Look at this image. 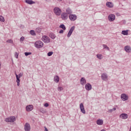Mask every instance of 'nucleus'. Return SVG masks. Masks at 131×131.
<instances>
[{"label": "nucleus", "instance_id": "obj_1", "mask_svg": "<svg viewBox=\"0 0 131 131\" xmlns=\"http://www.w3.org/2000/svg\"><path fill=\"white\" fill-rule=\"evenodd\" d=\"M35 48L36 49H41L43 47V42L41 41H37L34 43Z\"/></svg>", "mask_w": 131, "mask_h": 131}, {"label": "nucleus", "instance_id": "obj_2", "mask_svg": "<svg viewBox=\"0 0 131 131\" xmlns=\"http://www.w3.org/2000/svg\"><path fill=\"white\" fill-rule=\"evenodd\" d=\"M53 11L56 16H60L62 13V11L59 7L54 8Z\"/></svg>", "mask_w": 131, "mask_h": 131}, {"label": "nucleus", "instance_id": "obj_3", "mask_svg": "<svg viewBox=\"0 0 131 131\" xmlns=\"http://www.w3.org/2000/svg\"><path fill=\"white\" fill-rule=\"evenodd\" d=\"M5 121L6 122H14V121H16V117L15 116L8 117L5 119Z\"/></svg>", "mask_w": 131, "mask_h": 131}, {"label": "nucleus", "instance_id": "obj_4", "mask_svg": "<svg viewBox=\"0 0 131 131\" xmlns=\"http://www.w3.org/2000/svg\"><path fill=\"white\" fill-rule=\"evenodd\" d=\"M42 40L43 41V42H45V43H48L51 41L50 37L46 35H44L42 37Z\"/></svg>", "mask_w": 131, "mask_h": 131}, {"label": "nucleus", "instance_id": "obj_5", "mask_svg": "<svg viewBox=\"0 0 131 131\" xmlns=\"http://www.w3.org/2000/svg\"><path fill=\"white\" fill-rule=\"evenodd\" d=\"M69 18L71 21H75L77 19V16L76 14H70Z\"/></svg>", "mask_w": 131, "mask_h": 131}, {"label": "nucleus", "instance_id": "obj_6", "mask_svg": "<svg viewBox=\"0 0 131 131\" xmlns=\"http://www.w3.org/2000/svg\"><path fill=\"white\" fill-rule=\"evenodd\" d=\"M74 29H75V26H73L71 28L67 35L68 37H70V36H71L72 32H73Z\"/></svg>", "mask_w": 131, "mask_h": 131}, {"label": "nucleus", "instance_id": "obj_7", "mask_svg": "<svg viewBox=\"0 0 131 131\" xmlns=\"http://www.w3.org/2000/svg\"><path fill=\"white\" fill-rule=\"evenodd\" d=\"M121 99L122 101H127L128 100V96L125 94H122L121 95Z\"/></svg>", "mask_w": 131, "mask_h": 131}, {"label": "nucleus", "instance_id": "obj_8", "mask_svg": "<svg viewBox=\"0 0 131 131\" xmlns=\"http://www.w3.org/2000/svg\"><path fill=\"white\" fill-rule=\"evenodd\" d=\"M31 128L30 127V124L28 123H26L25 124L24 129L25 131H30Z\"/></svg>", "mask_w": 131, "mask_h": 131}, {"label": "nucleus", "instance_id": "obj_9", "mask_svg": "<svg viewBox=\"0 0 131 131\" xmlns=\"http://www.w3.org/2000/svg\"><path fill=\"white\" fill-rule=\"evenodd\" d=\"M101 79L104 81L108 80V75L106 73H103L101 74Z\"/></svg>", "mask_w": 131, "mask_h": 131}, {"label": "nucleus", "instance_id": "obj_10", "mask_svg": "<svg viewBox=\"0 0 131 131\" xmlns=\"http://www.w3.org/2000/svg\"><path fill=\"white\" fill-rule=\"evenodd\" d=\"M108 20L110 22H112V21H114V20H115V15H114V14H110L108 15Z\"/></svg>", "mask_w": 131, "mask_h": 131}, {"label": "nucleus", "instance_id": "obj_11", "mask_svg": "<svg viewBox=\"0 0 131 131\" xmlns=\"http://www.w3.org/2000/svg\"><path fill=\"white\" fill-rule=\"evenodd\" d=\"M26 109L27 112H30V111H32V110H33V105H27L26 107Z\"/></svg>", "mask_w": 131, "mask_h": 131}, {"label": "nucleus", "instance_id": "obj_12", "mask_svg": "<svg viewBox=\"0 0 131 131\" xmlns=\"http://www.w3.org/2000/svg\"><path fill=\"white\" fill-rule=\"evenodd\" d=\"M61 18L62 20H67L68 19V14L66 13H62L61 14Z\"/></svg>", "mask_w": 131, "mask_h": 131}, {"label": "nucleus", "instance_id": "obj_13", "mask_svg": "<svg viewBox=\"0 0 131 131\" xmlns=\"http://www.w3.org/2000/svg\"><path fill=\"white\" fill-rule=\"evenodd\" d=\"M15 76L16 77V82H17V86H20V78H21L20 77L18 76V75L15 73Z\"/></svg>", "mask_w": 131, "mask_h": 131}, {"label": "nucleus", "instance_id": "obj_14", "mask_svg": "<svg viewBox=\"0 0 131 131\" xmlns=\"http://www.w3.org/2000/svg\"><path fill=\"white\" fill-rule=\"evenodd\" d=\"M80 84L82 85H84V84H85V83H86V80L85 79V78L84 77H82L80 79Z\"/></svg>", "mask_w": 131, "mask_h": 131}, {"label": "nucleus", "instance_id": "obj_15", "mask_svg": "<svg viewBox=\"0 0 131 131\" xmlns=\"http://www.w3.org/2000/svg\"><path fill=\"white\" fill-rule=\"evenodd\" d=\"M85 88L86 91H91L92 90V85L90 83H88L85 84Z\"/></svg>", "mask_w": 131, "mask_h": 131}, {"label": "nucleus", "instance_id": "obj_16", "mask_svg": "<svg viewBox=\"0 0 131 131\" xmlns=\"http://www.w3.org/2000/svg\"><path fill=\"white\" fill-rule=\"evenodd\" d=\"M80 108L81 110V112H82V113H83V114H85V110H84V106H83V103H80Z\"/></svg>", "mask_w": 131, "mask_h": 131}, {"label": "nucleus", "instance_id": "obj_17", "mask_svg": "<svg viewBox=\"0 0 131 131\" xmlns=\"http://www.w3.org/2000/svg\"><path fill=\"white\" fill-rule=\"evenodd\" d=\"M120 118H122V119H127V118L128 117V115H127V114H121L120 115Z\"/></svg>", "mask_w": 131, "mask_h": 131}, {"label": "nucleus", "instance_id": "obj_18", "mask_svg": "<svg viewBox=\"0 0 131 131\" xmlns=\"http://www.w3.org/2000/svg\"><path fill=\"white\" fill-rule=\"evenodd\" d=\"M124 50L126 53H130L131 52V48L129 46H126L124 47Z\"/></svg>", "mask_w": 131, "mask_h": 131}, {"label": "nucleus", "instance_id": "obj_19", "mask_svg": "<svg viewBox=\"0 0 131 131\" xmlns=\"http://www.w3.org/2000/svg\"><path fill=\"white\" fill-rule=\"evenodd\" d=\"M96 123L98 125H103V121L102 119H99L97 120Z\"/></svg>", "mask_w": 131, "mask_h": 131}, {"label": "nucleus", "instance_id": "obj_20", "mask_svg": "<svg viewBox=\"0 0 131 131\" xmlns=\"http://www.w3.org/2000/svg\"><path fill=\"white\" fill-rule=\"evenodd\" d=\"M25 2L28 5H33V4H35V2L32 0H26Z\"/></svg>", "mask_w": 131, "mask_h": 131}, {"label": "nucleus", "instance_id": "obj_21", "mask_svg": "<svg viewBox=\"0 0 131 131\" xmlns=\"http://www.w3.org/2000/svg\"><path fill=\"white\" fill-rule=\"evenodd\" d=\"M106 6L108 8H113V3L110 2H107L106 3Z\"/></svg>", "mask_w": 131, "mask_h": 131}, {"label": "nucleus", "instance_id": "obj_22", "mask_svg": "<svg viewBox=\"0 0 131 131\" xmlns=\"http://www.w3.org/2000/svg\"><path fill=\"white\" fill-rule=\"evenodd\" d=\"M59 80H60V78H59V77L57 75L54 76V81H55V82H56V83H58Z\"/></svg>", "mask_w": 131, "mask_h": 131}, {"label": "nucleus", "instance_id": "obj_23", "mask_svg": "<svg viewBox=\"0 0 131 131\" xmlns=\"http://www.w3.org/2000/svg\"><path fill=\"white\" fill-rule=\"evenodd\" d=\"M66 14L68 15H71V13H72V10H71V9L68 8L66 9Z\"/></svg>", "mask_w": 131, "mask_h": 131}, {"label": "nucleus", "instance_id": "obj_24", "mask_svg": "<svg viewBox=\"0 0 131 131\" xmlns=\"http://www.w3.org/2000/svg\"><path fill=\"white\" fill-rule=\"evenodd\" d=\"M49 36L52 39H55V38L56 37V35L53 33H50Z\"/></svg>", "mask_w": 131, "mask_h": 131}, {"label": "nucleus", "instance_id": "obj_25", "mask_svg": "<svg viewBox=\"0 0 131 131\" xmlns=\"http://www.w3.org/2000/svg\"><path fill=\"white\" fill-rule=\"evenodd\" d=\"M122 34L123 35H128V30H123L122 31Z\"/></svg>", "mask_w": 131, "mask_h": 131}, {"label": "nucleus", "instance_id": "obj_26", "mask_svg": "<svg viewBox=\"0 0 131 131\" xmlns=\"http://www.w3.org/2000/svg\"><path fill=\"white\" fill-rule=\"evenodd\" d=\"M59 28H61L63 30H66V27L64 24H61L59 26Z\"/></svg>", "mask_w": 131, "mask_h": 131}, {"label": "nucleus", "instance_id": "obj_27", "mask_svg": "<svg viewBox=\"0 0 131 131\" xmlns=\"http://www.w3.org/2000/svg\"><path fill=\"white\" fill-rule=\"evenodd\" d=\"M96 56L98 59H99V60H102V59H103V56L102 54H97Z\"/></svg>", "mask_w": 131, "mask_h": 131}, {"label": "nucleus", "instance_id": "obj_28", "mask_svg": "<svg viewBox=\"0 0 131 131\" xmlns=\"http://www.w3.org/2000/svg\"><path fill=\"white\" fill-rule=\"evenodd\" d=\"M116 110V107H114L113 108V109H111V110H109L107 112L108 113H112L113 112V111H115Z\"/></svg>", "mask_w": 131, "mask_h": 131}, {"label": "nucleus", "instance_id": "obj_29", "mask_svg": "<svg viewBox=\"0 0 131 131\" xmlns=\"http://www.w3.org/2000/svg\"><path fill=\"white\" fill-rule=\"evenodd\" d=\"M30 34H31V35H34V36L36 35L35 32L33 30H31L30 31Z\"/></svg>", "mask_w": 131, "mask_h": 131}, {"label": "nucleus", "instance_id": "obj_30", "mask_svg": "<svg viewBox=\"0 0 131 131\" xmlns=\"http://www.w3.org/2000/svg\"><path fill=\"white\" fill-rule=\"evenodd\" d=\"M102 46L103 47V49H105L107 50V51L110 50V48H109V47H108V46H107L106 45H103Z\"/></svg>", "mask_w": 131, "mask_h": 131}, {"label": "nucleus", "instance_id": "obj_31", "mask_svg": "<svg viewBox=\"0 0 131 131\" xmlns=\"http://www.w3.org/2000/svg\"><path fill=\"white\" fill-rule=\"evenodd\" d=\"M0 21L1 22H5V18L2 15H0Z\"/></svg>", "mask_w": 131, "mask_h": 131}, {"label": "nucleus", "instance_id": "obj_32", "mask_svg": "<svg viewBox=\"0 0 131 131\" xmlns=\"http://www.w3.org/2000/svg\"><path fill=\"white\" fill-rule=\"evenodd\" d=\"M53 54H54V52H53V51L49 52L48 53L47 56L48 57H51V56H52Z\"/></svg>", "mask_w": 131, "mask_h": 131}, {"label": "nucleus", "instance_id": "obj_33", "mask_svg": "<svg viewBox=\"0 0 131 131\" xmlns=\"http://www.w3.org/2000/svg\"><path fill=\"white\" fill-rule=\"evenodd\" d=\"M57 90L58 92H61V91H63V89L62 87L60 86L57 88Z\"/></svg>", "mask_w": 131, "mask_h": 131}, {"label": "nucleus", "instance_id": "obj_34", "mask_svg": "<svg viewBox=\"0 0 131 131\" xmlns=\"http://www.w3.org/2000/svg\"><path fill=\"white\" fill-rule=\"evenodd\" d=\"M31 54H32V53H31V52H25V56H29L30 55H31Z\"/></svg>", "mask_w": 131, "mask_h": 131}, {"label": "nucleus", "instance_id": "obj_35", "mask_svg": "<svg viewBox=\"0 0 131 131\" xmlns=\"http://www.w3.org/2000/svg\"><path fill=\"white\" fill-rule=\"evenodd\" d=\"M25 39V37H24V36H22L20 37V41H24V40Z\"/></svg>", "mask_w": 131, "mask_h": 131}, {"label": "nucleus", "instance_id": "obj_36", "mask_svg": "<svg viewBox=\"0 0 131 131\" xmlns=\"http://www.w3.org/2000/svg\"><path fill=\"white\" fill-rule=\"evenodd\" d=\"M7 42H9V43H13V40L8 39L6 41Z\"/></svg>", "mask_w": 131, "mask_h": 131}, {"label": "nucleus", "instance_id": "obj_37", "mask_svg": "<svg viewBox=\"0 0 131 131\" xmlns=\"http://www.w3.org/2000/svg\"><path fill=\"white\" fill-rule=\"evenodd\" d=\"M19 56V53L18 52H15V57L16 59H18V57Z\"/></svg>", "mask_w": 131, "mask_h": 131}, {"label": "nucleus", "instance_id": "obj_38", "mask_svg": "<svg viewBox=\"0 0 131 131\" xmlns=\"http://www.w3.org/2000/svg\"><path fill=\"white\" fill-rule=\"evenodd\" d=\"M18 76H19V77H22L23 76V74L20 73L18 75Z\"/></svg>", "mask_w": 131, "mask_h": 131}, {"label": "nucleus", "instance_id": "obj_39", "mask_svg": "<svg viewBox=\"0 0 131 131\" xmlns=\"http://www.w3.org/2000/svg\"><path fill=\"white\" fill-rule=\"evenodd\" d=\"M64 33V30H60L59 33L62 34Z\"/></svg>", "mask_w": 131, "mask_h": 131}, {"label": "nucleus", "instance_id": "obj_40", "mask_svg": "<svg viewBox=\"0 0 131 131\" xmlns=\"http://www.w3.org/2000/svg\"><path fill=\"white\" fill-rule=\"evenodd\" d=\"M45 107H49V103H46L44 104Z\"/></svg>", "mask_w": 131, "mask_h": 131}, {"label": "nucleus", "instance_id": "obj_41", "mask_svg": "<svg viewBox=\"0 0 131 131\" xmlns=\"http://www.w3.org/2000/svg\"><path fill=\"white\" fill-rule=\"evenodd\" d=\"M122 22H123V24H125V23H126V21H125V20H122Z\"/></svg>", "mask_w": 131, "mask_h": 131}, {"label": "nucleus", "instance_id": "obj_42", "mask_svg": "<svg viewBox=\"0 0 131 131\" xmlns=\"http://www.w3.org/2000/svg\"><path fill=\"white\" fill-rule=\"evenodd\" d=\"M1 68H2V64L0 62V69H1Z\"/></svg>", "mask_w": 131, "mask_h": 131}, {"label": "nucleus", "instance_id": "obj_43", "mask_svg": "<svg viewBox=\"0 0 131 131\" xmlns=\"http://www.w3.org/2000/svg\"><path fill=\"white\" fill-rule=\"evenodd\" d=\"M100 131H106V130L103 129L101 130Z\"/></svg>", "mask_w": 131, "mask_h": 131}, {"label": "nucleus", "instance_id": "obj_44", "mask_svg": "<svg viewBox=\"0 0 131 131\" xmlns=\"http://www.w3.org/2000/svg\"><path fill=\"white\" fill-rule=\"evenodd\" d=\"M58 2H62V0H57Z\"/></svg>", "mask_w": 131, "mask_h": 131}, {"label": "nucleus", "instance_id": "obj_45", "mask_svg": "<svg viewBox=\"0 0 131 131\" xmlns=\"http://www.w3.org/2000/svg\"><path fill=\"white\" fill-rule=\"evenodd\" d=\"M46 2H49V0H45Z\"/></svg>", "mask_w": 131, "mask_h": 131}, {"label": "nucleus", "instance_id": "obj_46", "mask_svg": "<svg viewBox=\"0 0 131 131\" xmlns=\"http://www.w3.org/2000/svg\"><path fill=\"white\" fill-rule=\"evenodd\" d=\"M129 131H131V127L130 128V129H129Z\"/></svg>", "mask_w": 131, "mask_h": 131}]
</instances>
